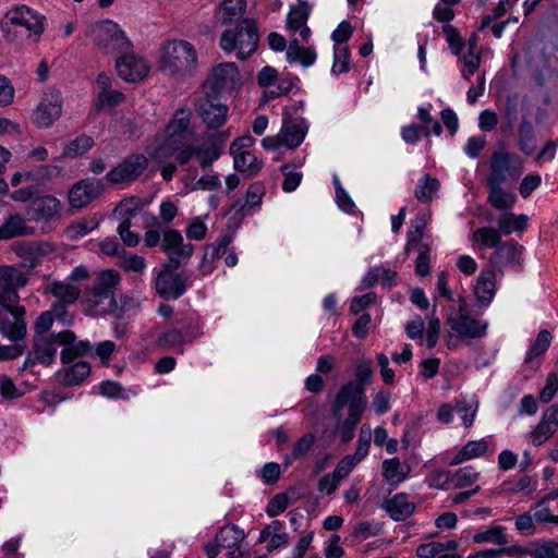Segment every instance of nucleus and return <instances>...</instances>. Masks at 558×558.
<instances>
[{
	"label": "nucleus",
	"mask_w": 558,
	"mask_h": 558,
	"mask_svg": "<svg viewBox=\"0 0 558 558\" xmlns=\"http://www.w3.org/2000/svg\"><path fill=\"white\" fill-rule=\"evenodd\" d=\"M198 66L195 47L182 39H172L162 44L158 60L159 70L177 80L194 76Z\"/></svg>",
	"instance_id": "f257e3e1"
},
{
	"label": "nucleus",
	"mask_w": 558,
	"mask_h": 558,
	"mask_svg": "<svg viewBox=\"0 0 558 558\" xmlns=\"http://www.w3.org/2000/svg\"><path fill=\"white\" fill-rule=\"evenodd\" d=\"M46 17L34 9L21 4L10 9L0 26L8 41L21 44V39L37 43L45 31Z\"/></svg>",
	"instance_id": "f03ea898"
},
{
	"label": "nucleus",
	"mask_w": 558,
	"mask_h": 558,
	"mask_svg": "<svg viewBox=\"0 0 558 558\" xmlns=\"http://www.w3.org/2000/svg\"><path fill=\"white\" fill-rule=\"evenodd\" d=\"M258 41L255 20L243 19L234 28L222 32L219 46L227 53L235 52L239 60H246L256 51Z\"/></svg>",
	"instance_id": "7ed1b4c3"
},
{
	"label": "nucleus",
	"mask_w": 558,
	"mask_h": 558,
	"mask_svg": "<svg viewBox=\"0 0 558 558\" xmlns=\"http://www.w3.org/2000/svg\"><path fill=\"white\" fill-rule=\"evenodd\" d=\"M345 407L349 415H363L367 408V398L361 384L348 381L336 393L331 403V413L337 421H340Z\"/></svg>",
	"instance_id": "20e7f679"
},
{
	"label": "nucleus",
	"mask_w": 558,
	"mask_h": 558,
	"mask_svg": "<svg viewBox=\"0 0 558 558\" xmlns=\"http://www.w3.org/2000/svg\"><path fill=\"white\" fill-rule=\"evenodd\" d=\"M28 277L15 266L0 265V310L21 306L19 290L28 284Z\"/></svg>",
	"instance_id": "39448f33"
},
{
	"label": "nucleus",
	"mask_w": 558,
	"mask_h": 558,
	"mask_svg": "<svg viewBox=\"0 0 558 558\" xmlns=\"http://www.w3.org/2000/svg\"><path fill=\"white\" fill-rule=\"evenodd\" d=\"M76 340L73 331L64 330L49 336H36L34 339L33 352L25 361V366L39 362L49 365L56 357L58 347Z\"/></svg>",
	"instance_id": "423d86ee"
},
{
	"label": "nucleus",
	"mask_w": 558,
	"mask_h": 558,
	"mask_svg": "<svg viewBox=\"0 0 558 558\" xmlns=\"http://www.w3.org/2000/svg\"><path fill=\"white\" fill-rule=\"evenodd\" d=\"M191 116L192 112L189 108H180L174 112L166 129L168 137L155 154L158 163H163L179 148L183 134L190 125Z\"/></svg>",
	"instance_id": "0eeeda50"
},
{
	"label": "nucleus",
	"mask_w": 558,
	"mask_h": 558,
	"mask_svg": "<svg viewBox=\"0 0 558 558\" xmlns=\"http://www.w3.org/2000/svg\"><path fill=\"white\" fill-rule=\"evenodd\" d=\"M490 173L487 184H502L515 180L522 172L520 157L514 153L495 151L489 160Z\"/></svg>",
	"instance_id": "6e6552de"
},
{
	"label": "nucleus",
	"mask_w": 558,
	"mask_h": 558,
	"mask_svg": "<svg viewBox=\"0 0 558 558\" xmlns=\"http://www.w3.org/2000/svg\"><path fill=\"white\" fill-rule=\"evenodd\" d=\"M178 268L169 267L168 263L162 265L155 282L156 292L160 298L177 300L185 292L190 275L186 271L175 272Z\"/></svg>",
	"instance_id": "1a4fd4ad"
},
{
	"label": "nucleus",
	"mask_w": 558,
	"mask_h": 558,
	"mask_svg": "<svg viewBox=\"0 0 558 558\" xmlns=\"http://www.w3.org/2000/svg\"><path fill=\"white\" fill-rule=\"evenodd\" d=\"M44 293L51 294L56 299L51 311L58 319H63L66 315V307L76 303L82 291L68 281L48 279L44 286Z\"/></svg>",
	"instance_id": "9d476101"
},
{
	"label": "nucleus",
	"mask_w": 558,
	"mask_h": 558,
	"mask_svg": "<svg viewBox=\"0 0 558 558\" xmlns=\"http://www.w3.org/2000/svg\"><path fill=\"white\" fill-rule=\"evenodd\" d=\"M194 109L207 130L221 128L227 121L229 111L227 105L208 92L195 102Z\"/></svg>",
	"instance_id": "9b49d317"
},
{
	"label": "nucleus",
	"mask_w": 558,
	"mask_h": 558,
	"mask_svg": "<svg viewBox=\"0 0 558 558\" xmlns=\"http://www.w3.org/2000/svg\"><path fill=\"white\" fill-rule=\"evenodd\" d=\"M96 43L106 53H124L132 48L131 41L118 24L107 21L98 26Z\"/></svg>",
	"instance_id": "f8f14e48"
},
{
	"label": "nucleus",
	"mask_w": 558,
	"mask_h": 558,
	"mask_svg": "<svg viewBox=\"0 0 558 558\" xmlns=\"http://www.w3.org/2000/svg\"><path fill=\"white\" fill-rule=\"evenodd\" d=\"M161 250L169 256V267H180L190 259L194 247L191 243H184L178 230L169 229L162 232Z\"/></svg>",
	"instance_id": "ddd939ff"
},
{
	"label": "nucleus",
	"mask_w": 558,
	"mask_h": 558,
	"mask_svg": "<svg viewBox=\"0 0 558 558\" xmlns=\"http://www.w3.org/2000/svg\"><path fill=\"white\" fill-rule=\"evenodd\" d=\"M148 167V159L143 154H133L126 157L107 174L112 184L129 183L136 180Z\"/></svg>",
	"instance_id": "4468645a"
},
{
	"label": "nucleus",
	"mask_w": 558,
	"mask_h": 558,
	"mask_svg": "<svg viewBox=\"0 0 558 558\" xmlns=\"http://www.w3.org/2000/svg\"><path fill=\"white\" fill-rule=\"evenodd\" d=\"M239 81V70L233 62H225L213 69L205 83L206 92L213 96L222 90L231 89Z\"/></svg>",
	"instance_id": "2eb2a0df"
},
{
	"label": "nucleus",
	"mask_w": 558,
	"mask_h": 558,
	"mask_svg": "<svg viewBox=\"0 0 558 558\" xmlns=\"http://www.w3.org/2000/svg\"><path fill=\"white\" fill-rule=\"evenodd\" d=\"M26 214L29 220L51 222L61 217V203L52 195L38 196L32 199Z\"/></svg>",
	"instance_id": "dca6fc26"
},
{
	"label": "nucleus",
	"mask_w": 558,
	"mask_h": 558,
	"mask_svg": "<svg viewBox=\"0 0 558 558\" xmlns=\"http://www.w3.org/2000/svg\"><path fill=\"white\" fill-rule=\"evenodd\" d=\"M104 192L102 183L97 179L76 182L69 191V203L74 209H82Z\"/></svg>",
	"instance_id": "f3484780"
},
{
	"label": "nucleus",
	"mask_w": 558,
	"mask_h": 558,
	"mask_svg": "<svg viewBox=\"0 0 558 558\" xmlns=\"http://www.w3.org/2000/svg\"><path fill=\"white\" fill-rule=\"evenodd\" d=\"M446 324L461 339H476L486 335L487 323L474 319L469 314L450 315Z\"/></svg>",
	"instance_id": "a211bd4d"
},
{
	"label": "nucleus",
	"mask_w": 558,
	"mask_h": 558,
	"mask_svg": "<svg viewBox=\"0 0 558 558\" xmlns=\"http://www.w3.org/2000/svg\"><path fill=\"white\" fill-rule=\"evenodd\" d=\"M118 75L126 82H138L147 76L149 66L146 61L133 53L124 52L116 61Z\"/></svg>",
	"instance_id": "6ab92c4d"
},
{
	"label": "nucleus",
	"mask_w": 558,
	"mask_h": 558,
	"mask_svg": "<svg viewBox=\"0 0 558 558\" xmlns=\"http://www.w3.org/2000/svg\"><path fill=\"white\" fill-rule=\"evenodd\" d=\"M62 109L61 97L58 93L44 96L33 113V122L38 128L50 126L60 116Z\"/></svg>",
	"instance_id": "aec40b11"
},
{
	"label": "nucleus",
	"mask_w": 558,
	"mask_h": 558,
	"mask_svg": "<svg viewBox=\"0 0 558 558\" xmlns=\"http://www.w3.org/2000/svg\"><path fill=\"white\" fill-rule=\"evenodd\" d=\"M558 429V404L548 407L538 422V424L527 434L534 446L543 445Z\"/></svg>",
	"instance_id": "412c9836"
},
{
	"label": "nucleus",
	"mask_w": 558,
	"mask_h": 558,
	"mask_svg": "<svg viewBox=\"0 0 558 558\" xmlns=\"http://www.w3.org/2000/svg\"><path fill=\"white\" fill-rule=\"evenodd\" d=\"M4 311L11 314L12 319L3 318L0 322L1 335L3 337L9 338L11 341L22 340L27 332V324L25 320V307L21 305Z\"/></svg>",
	"instance_id": "4be33fe9"
},
{
	"label": "nucleus",
	"mask_w": 558,
	"mask_h": 558,
	"mask_svg": "<svg viewBox=\"0 0 558 558\" xmlns=\"http://www.w3.org/2000/svg\"><path fill=\"white\" fill-rule=\"evenodd\" d=\"M83 304L87 311L94 315H106L118 310V304L113 295L86 290Z\"/></svg>",
	"instance_id": "5701e85b"
},
{
	"label": "nucleus",
	"mask_w": 558,
	"mask_h": 558,
	"mask_svg": "<svg viewBox=\"0 0 558 558\" xmlns=\"http://www.w3.org/2000/svg\"><path fill=\"white\" fill-rule=\"evenodd\" d=\"M244 533L236 525L223 526L216 536V542L221 548L231 549L227 558H240L239 545L244 541Z\"/></svg>",
	"instance_id": "b1692460"
},
{
	"label": "nucleus",
	"mask_w": 558,
	"mask_h": 558,
	"mask_svg": "<svg viewBox=\"0 0 558 558\" xmlns=\"http://www.w3.org/2000/svg\"><path fill=\"white\" fill-rule=\"evenodd\" d=\"M229 137L228 131L219 132L215 135L207 147L196 146V157L199 166L203 169H207L211 163L220 157L223 145Z\"/></svg>",
	"instance_id": "393cba45"
},
{
	"label": "nucleus",
	"mask_w": 558,
	"mask_h": 558,
	"mask_svg": "<svg viewBox=\"0 0 558 558\" xmlns=\"http://www.w3.org/2000/svg\"><path fill=\"white\" fill-rule=\"evenodd\" d=\"M308 17V10L303 5L291 8L288 15V27L292 32H299V38L302 43H307L311 36V29L307 27L306 22Z\"/></svg>",
	"instance_id": "a878e982"
},
{
	"label": "nucleus",
	"mask_w": 558,
	"mask_h": 558,
	"mask_svg": "<svg viewBox=\"0 0 558 558\" xmlns=\"http://www.w3.org/2000/svg\"><path fill=\"white\" fill-rule=\"evenodd\" d=\"M488 198L487 202L497 210L509 211L515 205L517 196L509 191H506L501 184H487Z\"/></svg>",
	"instance_id": "bb28decb"
},
{
	"label": "nucleus",
	"mask_w": 558,
	"mask_h": 558,
	"mask_svg": "<svg viewBox=\"0 0 558 558\" xmlns=\"http://www.w3.org/2000/svg\"><path fill=\"white\" fill-rule=\"evenodd\" d=\"M246 10V0H223L216 11V17L222 25L239 20Z\"/></svg>",
	"instance_id": "cd10ccee"
},
{
	"label": "nucleus",
	"mask_w": 558,
	"mask_h": 558,
	"mask_svg": "<svg viewBox=\"0 0 558 558\" xmlns=\"http://www.w3.org/2000/svg\"><path fill=\"white\" fill-rule=\"evenodd\" d=\"M385 509L396 521H403L413 514L415 505L409 501L405 494H397L385 502Z\"/></svg>",
	"instance_id": "c85d7f7f"
},
{
	"label": "nucleus",
	"mask_w": 558,
	"mask_h": 558,
	"mask_svg": "<svg viewBox=\"0 0 558 558\" xmlns=\"http://www.w3.org/2000/svg\"><path fill=\"white\" fill-rule=\"evenodd\" d=\"M120 282L121 276L117 270L106 269L97 275L89 289L114 296Z\"/></svg>",
	"instance_id": "c756f323"
},
{
	"label": "nucleus",
	"mask_w": 558,
	"mask_h": 558,
	"mask_svg": "<svg viewBox=\"0 0 558 558\" xmlns=\"http://www.w3.org/2000/svg\"><path fill=\"white\" fill-rule=\"evenodd\" d=\"M32 228L26 223V219L20 215H10L0 226V239H12L19 235L29 234Z\"/></svg>",
	"instance_id": "7c9ffc66"
},
{
	"label": "nucleus",
	"mask_w": 558,
	"mask_h": 558,
	"mask_svg": "<svg viewBox=\"0 0 558 558\" xmlns=\"http://www.w3.org/2000/svg\"><path fill=\"white\" fill-rule=\"evenodd\" d=\"M410 472V468L400 462L398 458L387 459L383 462V476L392 486L403 482Z\"/></svg>",
	"instance_id": "2f4dec72"
},
{
	"label": "nucleus",
	"mask_w": 558,
	"mask_h": 558,
	"mask_svg": "<svg viewBox=\"0 0 558 558\" xmlns=\"http://www.w3.org/2000/svg\"><path fill=\"white\" fill-rule=\"evenodd\" d=\"M529 218L526 215H514L511 211L499 216L497 226L504 235H509L513 231L522 232L527 228Z\"/></svg>",
	"instance_id": "473e14b6"
},
{
	"label": "nucleus",
	"mask_w": 558,
	"mask_h": 558,
	"mask_svg": "<svg viewBox=\"0 0 558 558\" xmlns=\"http://www.w3.org/2000/svg\"><path fill=\"white\" fill-rule=\"evenodd\" d=\"M301 38L294 37L291 39L287 58L291 62H300L305 66H308L314 63L316 59V53L311 48H305L301 46Z\"/></svg>",
	"instance_id": "72a5a7b5"
},
{
	"label": "nucleus",
	"mask_w": 558,
	"mask_h": 558,
	"mask_svg": "<svg viewBox=\"0 0 558 558\" xmlns=\"http://www.w3.org/2000/svg\"><path fill=\"white\" fill-rule=\"evenodd\" d=\"M439 189L440 182L436 178L426 173L417 182L415 189V197L421 203H429L433 201Z\"/></svg>",
	"instance_id": "f704fd0d"
},
{
	"label": "nucleus",
	"mask_w": 558,
	"mask_h": 558,
	"mask_svg": "<svg viewBox=\"0 0 558 558\" xmlns=\"http://www.w3.org/2000/svg\"><path fill=\"white\" fill-rule=\"evenodd\" d=\"M495 272L484 270L477 279L475 294L481 302L489 303L495 294Z\"/></svg>",
	"instance_id": "c9c22d12"
},
{
	"label": "nucleus",
	"mask_w": 558,
	"mask_h": 558,
	"mask_svg": "<svg viewBox=\"0 0 558 558\" xmlns=\"http://www.w3.org/2000/svg\"><path fill=\"white\" fill-rule=\"evenodd\" d=\"M90 373V366L87 362H78L64 369L62 374V384L64 386L80 385Z\"/></svg>",
	"instance_id": "e433bc0d"
},
{
	"label": "nucleus",
	"mask_w": 558,
	"mask_h": 558,
	"mask_svg": "<svg viewBox=\"0 0 558 558\" xmlns=\"http://www.w3.org/2000/svg\"><path fill=\"white\" fill-rule=\"evenodd\" d=\"M296 499L298 496L295 495V488H290L287 493L277 494L269 500L266 507V513L271 518L277 517Z\"/></svg>",
	"instance_id": "4c0bfd02"
},
{
	"label": "nucleus",
	"mask_w": 558,
	"mask_h": 558,
	"mask_svg": "<svg viewBox=\"0 0 558 558\" xmlns=\"http://www.w3.org/2000/svg\"><path fill=\"white\" fill-rule=\"evenodd\" d=\"M234 158V168L240 172H247L250 175L262 169V162L250 151L230 153Z\"/></svg>",
	"instance_id": "58836bf2"
},
{
	"label": "nucleus",
	"mask_w": 558,
	"mask_h": 558,
	"mask_svg": "<svg viewBox=\"0 0 558 558\" xmlns=\"http://www.w3.org/2000/svg\"><path fill=\"white\" fill-rule=\"evenodd\" d=\"M280 133L284 146L291 149L299 147L305 137V130L293 122L284 123Z\"/></svg>",
	"instance_id": "ea45409f"
},
{
	"label": "nucleus",
	"mask_w": 558,
	"mask_h": 558,
	"mask_svg": "<svg viewBox=\"0 0 558 558\" xmlns=\"http://www.w3.org/2000/svg\"><path fill=\"white\" fill-rule=\"evenodd\" d=\"M135 215V210L129 209L125 211L122 221L117 228V232L120 235L122 242L129 246L134 247L140 242L138 234L131 231L132 222L131 219Z\"/></svg>",
	"instance_id": "a19ab883"
},
{
	"label": "nucleus",
	"mask_w": 558,
	"mask_h": 558,
	"mask_svg": "<svg viewBox=\"0 0 558 558\" xmlns=\"http://www.w3.org/2000/svg\"><path fill=\"white\" fill-rule=\"evenodd\" d=\"M397 277V272L391 269L384 267H374L368 270L364 277L363 283L366 287H373L377 282H381L384 286H391Z\"/></svg>",
	"instance_id": "79ce46f5"
},
{
	"label": "nucleus",
	"mask_w": 558,
	"mask_h": 558,
	"mask_svg": "<svg viewBox=\"0 0 558 558\" xmlns=\"http://www.w3.org/2000/svg\"><path fill=\"white\" fill-rule=\"evenodd\" d=\"M458 547V542L456 541H446V542H430L426 544H421L416 548V554L421 558H433L445 550L456 549Z\"/></svg>",
	"instance_id": "37998d69"
},
{
	"label": "nucleus",
	"mask_w": 558,
	"mask_h": 558,
	"mask_svg": "<svg viewBox=\"0 0 558 558\" xmlns=\"http://www.w3.org/2000/svg\"><path fill=\"white\" fill-rule=\"evenodd\" d=\"M474 543H493L497 545H507L508 537L505 533V527L495 525L484 532H478L473 535Z\"/></svg>",
	"instance_id": "c03bdc74"
},
{
	"label": "nucleus",
	"mask_w": 558,
	"mask_h": 558,
	"mask_svg": "<svg viewBox=\"0 0 558 558\" xmlns=\"http://www.w3.org/2000/svg\"><path fill=\"white\" fill-rule=\"evenodd\" d=\"M519 146L525 155H531L534 151V130L530 120L523 118L519 125Z\"/></svg>",
	"instance_id": "a18cd8bd"
},
{
	"label": "nucleus",
	"mask_w": 558,
	"mask_h": 558,
	"mask_svg": "<svg viewBox=\"0 0 558 558\" xmlns=\"http://www.w3.org/2000/svg\"><path fill=\"white\" fill-rule=\"evenodd\" d=\"M94 145V140L85 134L77 136L69 142L62 151L64 157L74 158L87 153Z\"/></svg>",
	"instance_id": "49530a36"
},
{
	"label": "nucleus",
	"mask_w": 558,
	"mask_h": 558,
	"mask_svg": "<svg viewBox=\"0 0 558 558\" xmlns=\"http://www.w3.org/2000/svg\"><path fill=\"white\" fill-rule=\"evenodd\" d=\"M520 252L514 243H500L497 250L492 254L490 260L495 263H519Z\"/></svg>",
	"instance_id": "de8ad7c7"
},
{
	"label": "nucleus",
	"mask_w": 558,
	"mask_h": 558,
	"mask_svg": "<svg viewBox=\"0 0 558 558\" xmlns=\"http://www.w3.org/2000/svg\"><path fill=\"white\" fill-rule=\"evenodd\" d=\"M501 232L490 227H483L474 231L473 240L486 247H498L501 243Z\"/></svg>",
	"instance_id": "09e8293b"
},
{
	"label": "nucleus",
	"mask_w": 558,
	"mask_h": 558,
	"mask_svg": "<svg viewBox=\"0 0 558 558\" xmlns=\"http://www.w3.org/2000/svg\"><path fill=\"white\" fill-rule=\"evenodd\" d=\"M124 101V95L116 89L100 90L95 104L97 110L111 109Z\"/></svg>",
	"instance_id": "8fccbe9b"
},
{
	"label": "nucleus",
	"mask_w": 558,
	"mask_h": 558,
	"mask_svg": "<svg viewBox=\"0 0 558 558\" xmlns=\"http://www.w3.org/2000/svg\"><path fill=\"white\" fill-rule=\"evenodd\" d=\"M478 478V473L473 466H465L459 469L451 474V484L453 488H464L474 484Z\"/></svg>",
	"instance_id": "3c124183"
},
{
	"label": "nucleus",
	"mask_w": 558,
	"mask_h": 558,
	"mask_svg": "<svg viewBox=\"0 0 558 558\" xmlns=\"http://www.w3.org/2000/svg\"><path fill=\"white\" fill-rule=\"evenodd\" d=\"M531 558H558V543L554 539L534 542Z\"/></svg>",
	"instance_id": "603ef678"
},
{
	"label": "nucleus",
	"mask_w": 558,
	"mask_h": 558,
	"mask_svg": "<svg viewBox=\"0 0 558 558\" xmlns=\"http://www.w3.org/2000/svg\"><path fill=\"white\" fill-rule=\"evenodd\" d=\"M361 418L362 415L348 414L344 420L341 417L340 421H337L339 436L343 442H348L353 438L355 428L361 422Z\"/></svg>",
	"instance_id": "864d4df0"
},
{
	"label": "nucleus",
	"mask_w": 558,
	"mask_h": 558,
	"mask_svg": "<svg viewBox=\"0 0 558 558\" xmlns=\"http://www.w3.org/2000/svg\"><path fill=\"white\" fill-rule=\"evenodd\" d=\"M518 119V98L517 96H508L504 108V120L502 132H511L514 123Z\"/></svg>",
	"instance_id": "5fc2aeb1"
},
{
	"label": "nucleus",
	"mask_w": 558,
	"mask_h": 558,
	"mask_svg": "<svg viewBox=\"0 0 558 558\" xmlns=\"http://www.w3.org/2000/svg\"><path fill=\"white\" fill-rule=\"evenodd\" d=\"M551 341V335L548 330H541L531 345L526 362H530L533 357L544 354Z\"/></svg>",
	"instance_id": "6e6d98bb"
},
{
	"label": "nucleus",
	"mask_w": 558,
	"mask_h": 558,
	"mask_svg": "<svg viewBox=\"0 0 558 558\" xmlns=\"http://www.w3.org/2000/svg\"><path fill=\"white\" fill-rule=\"evenodd\" d=\"M425 219L416 218L414 223L412 225L411 230L408 233V242L405 245V253H409L411 250L418 247L422 243L421 240L423 239L424 234V228H425Z\"/></svg>",
	"instance_id": "4d7b16f0"
},
{
	"label": "nucleus",
	"mask_w": 558,
	"mask_h": 558,
	"mask_svg": "<svg viewBox=\"0 0 558 558\" xmlns=\"http://www.w3.org/2000/svg\"><path fill=\"white\" fill-rule=\"evenodd\" d=\"M184 335L179 328H171L166 330L158 338V345L163 349H172L175 347H181L184 343Z\"/></svg>",
	"instance_id": "13d9d810"
},
{
	"label": "nucleus",
	"mask_w": 558,
	"mask_h": 558,
	"mask_svg": "<svg viewBox=\"0 0 558 558\" xmlns=\"http://www.w3.org/2000/svg\"><path fill=\"white\" fill-rule=\"evenodd\" d=\"M350 51L347 46H338L335 49V60L332 64V72L340 74L349 70Z\"/></svg>",
	"instance_id": "bf43d9fd"
},
{
	"label": "nucleus",
	"mask_w": 558,
	"mask_h": 558,
	"mask_svg": "<svg viewBox=\"0 0 558 558\" xmlns=\"http://www.w3.org/2000/svg\"><path fill=\"white\" fill-rule=\"evenodd\" d=\"M97 227V222L82 219L75 223H72L66 228V233L70 239L76 240L86 235L88 232Z\"/></svg>",
	"instance_id": "052dcab7"
},
{
	"label": "nucleus",
	"mask_w": 558,
	"mask_h": 558,
	"mask_svg": "<svg viewBox=\"0 0 558 558\" xmlns=\"http://www.w3.org/2000/svg\"><path fill=\"white\" fill-rule=\"evenodd\" d=\"M315 441V436L312 433L304 434L293 446L291 456L298 460L308 453Z\"/></svg>",
	"instance_id": "680f3d73"
},
{
	"label": "nucleus",
	"mask_w": 558,
	"mask_h": 558,
	"mask_svg": "<svg viewBox=\"0 0 558 558\" xmlns=\"http://www.w3.org/2000/svg\"><path fill=\"white\" fill-rule=\"evenodd\" d=\"M429 246L423 243L418 246V256L415 260V271L417 275L424 277L430 271L429 267Z\"/></svg>",
	"instance_id": "e2e57ef3"
},
{
	"label": "nucleus",
	"mask_w": 558,
	"mask_h": 558,
	"mask_svg": "<svg viewBox=\"0 0 558 558\" xmlns=\"http://www.w3.org/2000/svg\"><path fill=\"white\" fill-rule=\"evenodd\" d=\"M281 171L284 174V180L282 182L283 191L293 192L301 183L302 173L290 171L288 165H283L281 167Z\"/></svg>",
	"instance_id": "0e129e2a"
},
{
	"label": "nucleus",
	"mask_w": 558,
	"mask_h": 558,
	"mask_svg": "<svg viewBox=\"0 0 558 558\" xmlns=\"http://www.w3.org/2000/svg\"><path fill=\"white\" fill-rule=\"evenodd\" d=\"M427 481L430 487L445 489L451 483V473L449 471L436 470L429 474Z\"/></svg>",
	"instance_id": "69168bd1"
},
{
	"label": "nucleus",
	"mask_w": 558,
	"mask_h": 558,
	"mask_svg": "<svg viewBox=\"0 0 558 558\" xmlns=\"http://www.w3.org/2000/svg\"><path fill=\"white\" fill-rule=\"evenodd\" d=\"M558 391V377L555 373H549L546 378V385L539 392V399L547 403Z\"/></svg>",
	"instance_id": "338daca9"
},
{
	"label": "nucleus",
	"mask_w": 558,
	"mask_h": 558,
	"mask_svg": "<svg viewBox=\"0 0 558 558\" xmlns=\"http://www.w3.org/2000/svg\"><path fill=\"white\" fill-rule=\"evenodd\" d=\"M376 301V294L374 292H369L363 295L354 296L350 303V311L354 315L359 314L366 307H368L372 303Z\"/></svg>",
	"instance_id": "774afa93"
}]
</instances>
